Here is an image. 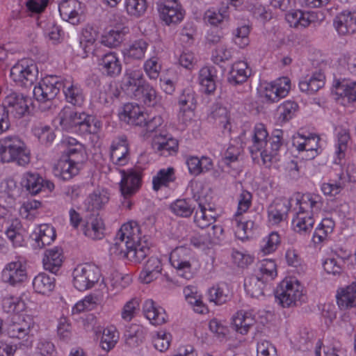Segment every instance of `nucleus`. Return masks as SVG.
<instances>
[{
    "instance_id": "nucleus-55",
    "label": "nucleus",
    "mask_w": 356,
    "mask_h": 356,
    "mask_svg": "<svg viewBox=\"0 0 356 356\" xmlns=\"http://www.w3.org/2000/svg\"><path fill=\"white\" fill-rule=\"evenodd\" d=\"M118 338V332L114 327L104 328L100 341L101 348L106 351L111 350L117 343Z\"/></svg>"
},
{
    "instance_id": "nucleus-24",
    "label": "nucleus",
    "mask_w": 356,
    "mask_h": 356,
    "mask_svg": "<svg viewBox=\"0 0 356 356\" xmlns=\"http://www.w3.org/2000/svg\"><path fill=\"white\" fill-rule=\"evenodd\" d=\"M62 143L66 146L65 154L66 159L75 161V163H83L86 160L87 156L84 146L76 139L72 137H65Z\"/></svg>"
},
{
    "instance_id": "nucleus-47",
    "label": "nucleus",
    "mask_w": 356,
    "mask_h": 356,
    "mask_svg": "<svg viewBox=\"0 0 356 356\" xmlns=\"http://www.w3.org/2000/svg\"><path fill=\"white\" fill-rule=\"evenodd\" d=\"M178 104L180 113L184 115L186 112H192L196 105L195 92L190 88H185L179 97Z\"/></svg>"
},
{
    "instance_id": "nucleus-4",
    "label": "nucleus",
    "mask_w": 356,
    "mask_h": 356,
    "mask_svg": "<svg viewBox=\"0 0 356 356\" xmlns=\"http://www.w3.org/2000/svg\"><path fill=\"white\" fill-rule=\"evenodd\" d=\"M121 181L120 182V191L123 197L122 205L128 209L132 206L130 198L134 195L140 188L142 185L141 172L136 169L122 170Z\"/></svg>"
},
{
    "instance_id": "nucleus-35",
    "label": "nucleus",
    "mask_w": 356,
    "mask_h": 356,
    "mask_svg": "<svg viewBox=\"0 0 356 356\" xmlns=\"http://www.w3.org/2000/svg\"><path fill=\"white\" fill-rule=\"evenodd\" d=\"M32 237L35 241L34 245L39 248H43L46 245H50L56 239V234L53 226L43 224L38 227V231L32 234Z\"/></svg>"
},
{
    "instance_id": "nucleus-18",
    "label": "nucleus",
    "mask_w": 356,
    "mask_h": 356,
    "mask_svg": "<svg viewBox=\"0 0 356 356\" xmlns=\"http://www.w3.org/2000/svg\"><path fill=\"white\" fill-rule=\"evenodd\" d=\"M97 64L102 73L107 76L116 77L122 72V63L115 52L103 54L98 58Z\"/></svg>"
},
{
    "instance_id": "nucleus-3",
    "label": "nucleus",
    "mask_w": 356,
    "mask_h": 356,
    "mask_svg": "<svg viewBox=\"0 0 356 356\" xmlns=\"http://www.w3.org/2000/svg\"><path fill=\"white\" fill-rule=\"evenodd\" d=\"M0 161L16 162L19 165H25L29 163V151L18 136L10 135L0 139Z\"/></svg>"
},
{
    "instance_id": "nucleus-53",
    "label": "nucleus",
    "mask_w": 356,
    "mask_h": 356,
    "mask_svg": "<svg viewBox=\"0 0 356 356\" xmlns=\"http://www.w3.org/2000/svg\"><path fill=\"white\" fill-rule=\"evenodd\" d=\"M171 211L177 216L187 218L189 217L195 209V206L191 201L186 199H179L170 205Z\"/></svg>"
},
{
    "instance_id": "nucleus-13",
    "label": "nucleus",
    "mask_w": 356,
    "mask_h": 356,
    "mask_svg": "<svg viewBox=\"0 0 356 356\" xmlns=\"http://www.w3.org/2000/svg\"><path fill=\"white\" fill-rule=\"evenodd\" d=\"M147 82L140 70L127 69L121 81V88L127 95L134 98L140 94V90Z\"/></svg>"
},
{
    "instance_id": "nucleus-10",
    "label": "nucleus",
    "mask_w": 356,
    "mask_h": 356,
    "mask_svg": "<svg viewBox=\"0 0 356 356\" xmlns=\"http://www.w3.org/2000/svg\"><path fill=\"white\" fill-rule=\"evenodd\" d=\"M324 19L323 13L320 11H302L293 10L286 14V20L291 27L298 29H305L310 24H319Z\"/></svg>"
},
{
    "instance_id": "nucleus-52",
    "label": "nucleus",
    "mask_w": 356,
    "mask_h": 356,
    "mask_svg": "<svg viewBox=\"0 0 356 356\" xmlns=\"http://www.w3.org/2000/svg\"><path fill=\"white\" fill-rule=\"evenodd\" d=\"M134 98L142 100L147 106H154L159 101L156 90L149 82L140 90V94Z\"/></svg>"
},
{
    "instance_id": "nucleus-49",
    "label": "nucleus",
    "mask_w": 356,
    "mask_h": 356,
    "mask_svg": "<svg viewBox=\"0 0 356 356\" xmlns=\"http://www.w3.org/2000/svg\"><path fill=\"white\" fill-rule=\"evenodd\" d=\"M298 109V105L293 101H285L281 104L277 110V120L285 123L292 119Z\"/></svg>"
},
{
    "instance_id": "nucleus-64",
    "label": "nucleus",
    "mask_w": 356,
    "mask_h": 356,
    "mask_svg": "<svg viewBox=\"0 0 356 356\" xmlns=\"http://www.w3.org/2000/svg\"><path fill=\"white\" fill-rule=\"evenodd\" d=\"M139 300L136 298H131L130 300L126 302L122 309V318L127 322L131 321L139 311Z\"/></svg>"
},
{
    "instance_id": "nucleus-51",
    "label": "nucleus",
    "mask_w": 356,
    "mask_h": 356,
    "mask_svg": "<svg viewBox=\"0 0 356 356\" xmlns=\"http://www.w3.org/2000/svg\"><path fill=\"white\" fill-rule=\"evenodd\" d=\"M97 35V31L90 26L83 29L79 47L83 50L84 54L92 50V45L96 41Z\"/></svg>"
},
{
    "instance_id": "nucleus-46",
    "label": "nucleus",
    "mask_w": 356,
    "mask_h": 356,
    "mask_svg": "<svg viewBox=\"0 0 356 356\" xmlns=\"http://www.w3.org/2000/svg\"><path fill=\"white\" fill-rule=\"evenodd\" d=\"M33 286L35 292L47 294L55 287V279L44 273H39L33 281Z\"/></svg>"
},
{
    "instance_id": "nucleus-36",
    "label": "nucleus",
    "mask_w": 356,
    "mask_h": 356,
    "mask_svg": "<svg viewBox=\"0 0 356 356\" xmlns=\"http://www.w3.org/2000/svg\"><path fill=\"white\" fill-rule=\"evenodd\" d=\"M324 80L325 76L323 73L314 72L311 76H307L300 81V90L307 95H313L324 86Z\"/></svg>"
},
{
    "instance_id": "nucleus-11",
    "label": "nucleus",
    "mask_w": 356,
    "mask_h": 356,
    "mask_svg": "<svg viewBox=\"0 0 356 356\" xmlns=\"http://www.w3.org/2000/svg\"><path fill=\"white\" fill-rule=\"evenodd\" d=\"M31 102V99L22 93L12 91L5 97L1 105L5 106L9 114L19 119L29 113V104Z\"/></svg>"
},
{
    "instance_id": "nucleus-56",
    "label": "nucleus",
    "mask_w": 356,
    "mask_h": 356,
    "mask_svg": "<svg viewBox=\"0 0 356 356\" xmlns=\"http://www.w3.org/2000/svg\"><path fill=\"white\" fill-rule=\"evenodd\" d=\"M60 125L65 129H70L74 127H77L76 112L73 111L70 108H64L59 113L58 116Z\"/></svg>"
},
{
    "instance_id": "nucleus-20",
    "label": "nucleus",
    "mask_w": 356,
    "mask_h": 356,
    "mask_svg": "<svg viewBox=\"0 0 356 356\" xmlns=\"http://www.w3.org/2000/svg\"><path fill=\"white\" fill-rule=\"evenodd\" d=\"M291 204L289 200L280 198L274 200L268 207L269 221L277 225L286 219Z\"/></svg>"
},
{
    "instance_id": "nucleus-22",
    "label": "nucleus",
    "mask_w": 356,
    "mask_h": 356,
    "mask_svg": "<svg viewBox=\"0 0 356 356\" xmlns=\"http://www.w3.org/2000/svg\"><path fill=\"white\" fill-rule=\"evenodd\" d=\"M297 204L299 206V211L314 216L321 210L323 202L319 195L307 193L302 194L300 198L297 199Z\"/></svg>"
},
{
    "instance_id": "nucleus-61",
    "label": "nucleus",
    "mask_w": 356,
    "mask_h": 356,
    "mask_svg": "<svg viewBox=\"0 0 356 356\" xmlns=\"http://www.w3.org/2000/svg\"><path fill=\"white\" fill-rule=\"evenodd\" d=\"M280 243V235L277 232H273L263 238L260 245V250L264 255L269 254L277 250Z\"/></svg>"
},
{
    "instance_id": "nucleus-43",
    "label": "nucleus",
    "mask_w": 356,
    "mask_h": 356,
    "mask_svg": "<svg viewBox=\"0 0 356 356\" xmlns=\"http://www.w3.org/2000/svg\"><path fill=\"white\" fill-rule=\"evenodd\" d=\"M314 222V216L298 211L293 219L294 230L300 234H309L313 229Z\"/></svg>"
},
{
    "instance_id": "nucleus-27",
    "label": "nucleus",
    "mask_w": 356,
    "mask_h": 356,
    "mask_svg": "<svg viewBox=\"0 0 356 356\" xmlns=\"http://www.w3.org/2000/svg\"><path fill=\"white\" fill-rule=\"evenodd\" d=\"M63 258L61 248L54 247L46 250L42 259L44 268L53 274H56L63 264Z\"/></svg>"
},
{
    "instance_id": "nucleus-37",
    "label": "nucleus",
    "mask_w": 356,
    "mask_h": 356,
    "mask_svg": "<svg viewBox=\"0 0 356 356\" xmlns=\"http://www.w3.org/2000/svg\"><path fill=\"white\" fill-rule=\"evenodd\" d=\"M216 69L214 67H203L199 72L198 81L207 94L213 92L216 89Z\"/></svg>"
},
{
    "instance_id": "nucleus-42",
    "label": "nucleus",
    "mask_w": 356,
    "mask_h": 356,
    "mask_svg": "<svg viewBox=\"0 0 356 356\" xmlns=\"http://www.w3.org/2000/svg\"><path fill=\"white\" fill-rule=\"evenodd\" d=\"M209 300L216 305H221L231 298V292L225 283H220L210 288L208 291Z\"/></svg>"
},
{
    "instance_id": "nucleus-63",
    "label": "nucleus",
    "mask_w": 356,
    "mask_h": 356,
    "mask_svg": "<svg viewBox=\"0 0 356 356\" xmlns=\"http://www.w3.org/2000/svg\"><path fill=\"white\" fill-rule=\"evenodd\" d=\"M124 6L127 13L135 17L143 15L147 8L146 0H126Z\"/></svg>"
},
{
    "instance_id": "nucleus-45",
    "label": "nucleus",
    "mask_w": 356,
    "mask_h": 356,
    "mask_svg": "<svg viewBox=\"0 0 356 356\" xmlns=\"http://www.w3.org/2000/svg\"><path fill=\"white\" fill-rule=\"evenodd\" d=\"M32 132L38 139L39 142L46 146L50 145L56 138V135L51 127L41 122L36 123L33 125Z\"/></svg>"
},
{
    "instance_id": "nucleus-17",
    "label": "nucleus",
    "mask_w": 356,
    "mask_h": 356,
    "mask_svg": "<svg viewBox=\"0 0 356 356\" xmlns=\"http://www.w3.org/2000/svg\"><path fill=\"white\" fill-rule=\"evenodd\" d=\"M291 89V81L286 76L267 83L264 89V97L267 102L274 103L285 97Z\"/></svg>"
},
{
    "instance_id": "nucleus-38",
    "label": "nucleus",
    "mask_w": 356,
    "mask_h": 356,
    "mask_svg": "<svg viewBox=\"0 0 356 356\" xmlns=\"http://www.w3.org/2000/svg\"><path fill=\"white\" fill-rule=\"evenodd\" d=\"M129 32V28L114 27L105 33L101 39V43L109 48L118 47L124 40V37Z\"/></svg>"
},
{
    "instance_id": "nucleus-60",
    "label": "nucleus",
    "mask_w": 356,
    "mask_h": 356,
    "mask_svg": "<svg viewBox=\"0 0 356 356\" xmlns=\"http://www.w3.org/2000/svg\"><path fill=\"white\" fill-rule=\"evenodd\" d=\"M161 68V63L159 62V58L157 56H152L148 58L143 64V70L151 80H156L159 78Z\"/></svg>"
},
{
    "instance_id": "nucleus-33",
    "label": "nucleus",
    "mask_w": 356,
    "mask_h": 356,
    "mask_svg": "<svg viewBox=\"0 0 356 356\" xmlns=\"http://www.w3.org/2000/svg\"><path fill=\"white\" fill-rule=\"evenodd\" d=\"M333 87L337 95L349 103L356 102V81L337 79L334 81Z\"/></svg>"
},
{
    "instance_id": "nucleus-23",
    "label": "nucleus",
    "mask_w": 356,
    "mask_h": 356,
    "mask_svg": "<svg viewBox=\"0 0 356 356\" xmlns=\"http://www.w3.org/2000/svg\"><path fill=\"white\" fill-rule=\"evenodd\" d=\"M120 118L129 124L142 127L145 122V113L143 108L136 103H127L124 105Z\"/></svg>"
},
{
    "instance_id": "nucleus-16",
    "label": "nucleus",
    "mask_w": 356,
    "mask_h": 356,
    "mask_svg": "<svg viewBox=\"0 0 356 356\" xmlns=\"http://www.w3.org/2000/svg\"><path fill=\"white\" fill-rule=\"evenodd\" d=\"M61 89L67 103L77 107H81L84 104L86 95L83 89L72 78H63Z\"/></svg>"
},
{
    "instance_id": "nucleus-50",
    "label": "nucleus",
    "mask_w": 356,
    "mask_h": 356,
    "mask_svg": "<svg viewBox=\"0 0 356 356\" xmlns=\"http://www.w3.org/2000/svg\"><path fill=\"white\" fill-rule=\"evenodd\" d=\"M148 46V43L143 39L135 40L126 49L124 54L128 58L141 60L144 58Z\"/></svg>"
},
{
    "instance_id": "nucleus-8",
    "label": "nucleus",
    "mask_w": 356,
    "mask_h": 356,
    "mask_svg": "<svg viewBox=\"0 0 356 356\" xmlns=\"http://www.w3.org/2000/svg\"><path fill=\"white\" fill-rule=\"evenodd\" d=\"M99 268L90 264L78 265L73 270V285L80 291L92 288L99 280Z\"/></svg>"
},
{
    "instance_id": "nucleus-48",
    "label": "nucleus",
    "mask_w": 356,
    "mask_h": 356,
    "mask_svg": "<svg viewBox=\"0 0 356 356\" xmlns=\"http://www.w3.org/2000/svg\"><path fill=\"white\" fill-rule=\"evenodd\" d=\"M126 344L130 348H135L143 343L145 339L143 328L138 325H132L124 333Z\"/></svg>"
},
{
    "instance_id": "nucleus-32",
    "label": "nucleus",
    "mask_w": 356,
    "mask_h": 356,
    "mask_svg": "<svg viewBox=\"0 0 356 356\" xmlns=\"http://www.w3.org/2000/svg\"><path fill=\"white\" fill-rule=\"evenodd\" d=\"M255 323V317L251 312L241 310L232 318L234 329L241 334H246Z\"/></svg>"
},
{
    "instance_id": "nucleus-41",
    "label": "nucleus",
    "mask_w": 356,
    "mask_h": 356,
    "mask_svg": "<svg viewBox=\"0 0 356 356\" xmlns=\"http://www.w3.org/2000/svg\"><path fill=\"white\" fill-rule=\"evenodd\" d=\"M24 229L19 220L14 219L7 227L5 234L13 247H22L24 243Z\"/></svg>"
},
{
    "instance_id": "nucleus-9",
    "label": "nucleus",
    "mask_w": 356,
    "mask_h": 356,
    "mask_svg": "<svg viewBox=\"0 0 356 356\" xmlns=\"http://www.w3.org/2000/svg\"><path fill=\"white\" fill-rule=\"evenodd\" d=\"M156 6L161 19L166 25L177 24L184 19V11L177 0H159Z\"/></svg>"
},
{
    "instance_id": "nucleus-21",
    "label": "nucleus",
    "mask_w": 356,
    "mask_h": 356,
    "mask_svg": "<svg viewBox=\"0 0 356 356\" xmlns=\"http://www.w3.org/2000/svg\"><path fill=\"white\" fill-rule=\"evenodd\" d=\"M333 25L341 35L353 34L356 32V13L343 11L334 19Z\"/></svg>"
},
{
    "instance_id": "nucleus-15",
    "label": "nucleus",
    "mask_w": 356,
    "mask_h": 356,
    "mask_svg": "<svg viewBox=\"0 0 356 356\" xmlns=\"http://www.w3.org/2000/svg\"><path fill=\"white\" fill-rule=\"evenodd\" d=\"M26 277V264L20 259L7 264L1 272V280L11 286L24 282Z\"/></svg>"
},
{
    "instance_id": "nucleus-28",
    "label": "nucleus",
    "mask_w": 356,
    "mask_h": 356,
    "mask_svg": "<svg viewBox=\"0 0 356 356\" xmlns=\"http://www.w3.org/2000/svg\"><path fill=\"white\" fill-rule=\"evenodd\" d=\"M143 310L145 317L154 325H162L166 322L168 315L161 307L157 306L152 300L145 301Z\"/></svg>"
},
{
    "instance_id": "nucleus-39",
    "label": "nucleus",
    "mask_w": 356,
    "mask_h": 356,
    "mask_svg": "<svg viewBox=\"0 0 356 356\" xmlns=\"http://www.w3.org/2000/svg\"><path fill=\"white\" fill-rule=\"evenodd\" d=\"M176 179L175 170L172 167L160 169L152 178V188L155 191L168 187Z\"/></svg>"
},
{
    "instance_id": "nucleus-1",
    "label": "nucleus",
    "mask_w": 356,
    "mask_h": 356,
    "mask_svg": "<svg viewBox=\"0 0 356 356\" xmlns=\"http://www.w3.org/2000/svg\"><path fill=\"white\" fill-rule=\"evenodd\" d=\"M142 226L136 222L124 224L116 234L115 243L110 247L111 255L140 263L150 252L147 236H141Z\"/></svg>"
},
{
    "instance_id": "nucleus-59",
    "label": "nucleus",
    "mask_w": 356,
    "mask_h": 356,
    "mask_svg": "<svg viewBox=\"0 0 356 356\" xmlns=\"http://www.w3.org/2000/svg\"><path fill=\"white\" fill-rule=\"evenodd\" d=\"M245 6L257 19L266 21L271 17L270 13L257 0H246Z\"/></svg>"
},
{
    "instance_id": "nucleus-58",
    "label": "nucleus",
    "mask_w": 356,
    "mask_h": 356,
    "mask_svg": "<svg viewBox=\"0 0 356 356\" xmlns=\"http://www.w3.org/2000/svg\"><path fill=\"white\" fill-rule=\"evenodd\" d=\"M154 148L157 152H160L161 155L167 156L172 154V153L177 152L178 142L176 139L172 138H169L166 140L163 139L162 141H155L154 143Z\"/></svg>"
},
{
    "instance_id": "nucleus-31",
    "label": "nucleus",
    "mask_w": 356,
    "mask_h": 356,
    "mask_svg": "<svg viewBox=\"0 0 356 356\" xmlns=\"http://www.w3.org/2000/svg\"><path fill=\"white\" fill-rule=\"evenodd\" d=\"M111 159L118 165H125L129 160V147L126 138L113 140L111 147Z\"/></svg>"
},
{
    "instance_id": "nucleus-12",
    "label": "nucleus",
    "mask_w": 356,
    "mask_h": 356,
    "mask_svg": "<svg viewBox=\"0 0 356 356\" xmlns=\"http://www.w3.org/2000/svg\"><path fill=\"white\" fill-rule=\"evenodd\" d=\"M33 326L31 316L23 314H15L8 320L6 332L10 338L24 339L27 337Z\"/></svg>"
},
{
    "instance_id": "nucleus-34",
    "label": "nucleus",
    "mask_w": 356,
    "mask_h": 356,
    "mask_svg": "<svg viewBox=\"0 0 356 356\" xmlns=\"http://www.w3.org/2000/svg\"><path fill=\"white\" fill-rule=\"evenodd\" d=\"M161 270L162 267L160 259L156 257H151L140 272L139 280L143 283L149 284L159 277Z\"/></svg>"
},
{
    "instance_id": "nucleus-54",
    "label": "nucleus",
    "mask_w": 356,
    "mask_h": 356,
    "mask_svg": "<svg viewBox=\"0 0 356 356\" xmlns=\"http://www.w3.org/2000/svg\"><path fill=\"white\" fill-rule=\"evenodd\" d=\"M199 208L195 213L194 222L200 228L204 229L216 221V216L209 215L207 208L202 203H199Z\"/></svg>"
},
{
    "instance_id": "nucleus-2",
    "label": "nucleus",
    "mask_w": 356,
    "mask_h": 356,
    "mask_svg": "<svg viewBox=\"0 0 356 356\" xmlns=\"http://www.w3.org/2000/svg\"><path fill=\"white\" fill-rule=\"evenodd\" d=\"M268 134L263 124L254 126L252 135V145L249 147L251 154L261 152V156L264 163L271 162L283 145V131L275 130L267 140Z\"/></svg>"
},
{
    "instance_id": "nucleus-25",
    "label": "nucleus",
    "mask_w": 356,
    "mask_h": 356,
    "mask_svg": "<svg viewBox=\"0 0 356 356\" xmlns=\"http://www.w3.org/2000/svg\"><path fill=\"white\" fill-rule=\"evenodd\" d=\"M104 224L102 218L91 215L87 217L83 225V232L86 236L92 240H99L104 236Z\"/></svg>"
},
{
    "instance_id": "nucleus-7",
    "label": "nucleus",
    "mask_w": 356,
    "mask_h": 356,
    "mask_svg": "<svg viewBox=\"0 0 356 356\" xmlns=\"http://www.w3.org/2000/svg\"><path fill=\"white\" fill-rule=\"evenodd\" d=\"M63 78L56 75H48L33 88V95L38 102H49L51 108L52 101L62 88Z\"/></svg>"
},
{
    "instance_id": "nucleus-57",
    "label": "nucleus",
    "mask_w": 356,
    "mask_h": 356,
    "mask_svg": "<svg viewBox=\"0 0 356 356\" xmlns=\"http://www.w3.org/2000/svg\"><path fill=\"white\" fill-rule=\"evenodd\" d=\"M2 309L6 313H18L25 309V303L19 297L9 296L3 298Z\"/></svg>"
},
{
    "instance_id": "nucleus-30",
    "label": "nucleus",
    "mask_w": 356,
    "mask_h": 356,
    "mask_svg": "<svg viewBox=\"0 0 356 356\" xmlns=\"http://www.w3.org/2000/svg\"><path fill=\"white\" fill-rule=\"evenodd\" d=\"M251 74L252 70L246 62L243 60L237 61L232 66L227 78L228 82L233 86L241 84L245 82Z\"/></svg>"
},
{
    "instance_id": "nucleus-44",
    "label": "nucleus",
    "mask_w": 356,
    "mask_h": 356,
    "mask_svg": "<svg viewBox=\"0 0 356 356\" xmlns=\"http://www.w3.org/2000/svg\"><path fill=\"white\" fill-rule=\"evenodd\" d=\"M266 282V280L259 275H252L245 280L244 287L252 297L258 298L264 295V290Z\"/></svg>"
},
{
    "instance_id": "nucleus-26",
    "label": "nucleus",
    "mask_w": 356,
    "mask_h": 356,
    "mask_svg": "<svg viewBox=\"0 0 356 356\" xmlns=\"http://www.w3.org/2000/svg\"><path fill=\"white\" fill-rule=\"evenodd\" d=\"M336 298L337 303L341 310L356 307V282L338 289Z\"/></svg>"
},
{
    "instance_id": "nucleus-6",
    "label": "nucleus",
    "mask_w": 356,
    "mask_h": 356,
    "mask_svg": "<svg viewBox=\"0 0 356 356\" xmlns=\"http://www.w3.org/2000/svg\"><path fill=\"white\" fill-rule=\"evenodd\" d=\"M38 68L34 60L23 58L11 67L10 76L16 83L27 87L38 80Z\"/></svg>"
},
{
    "instance_id": "nucleus-19",
    "label": "nucleus",
    "mask_w": 356,
    "mask_h": 356,
    "mask_svg": "<svg viewBox=\"0 0 356 356\" xmlns=\"http://www.w3.org/2000/svg\"><path fill=\"white\" fill-rule=\"evenodd\" d=\"M58 10L63 20L77 24L83 13L82 3L77 0H63L59 4Z\"/></svg>"
},
{
    "instance_id": "nucleus-29",
    "label": "nucleus",
    "mask_w": 356,
    "mask_h": 356,
    "mask_svg": "<svg viewBox=\"0 0 356 356\" xmlns=\"http://www.w3.org/2000/svg\"><path fill=\"white\" fill-rule=\"evenodd\" d=\"M82 165L83 163L61 159L56 165V175L63 180H70L79 174Z\"/></svg>"
},
{
    "instance_id": "nucleus-14",
    "label": "nucleus",
    "mask_w": 356,
    "mask_h": 356,
    "mask_svg": "<svg viewBox=\"0 0 356 356\" xmlns=\"http://www.w3.org/2000/svg\"><path fill=\"white\" fill-rule=\"evenodd\" d=\"M21 185L32 195L42 191L51 192L55 187L52 181L44 179L37 172L25 173L22 179Z\"/></svg>"
},
{
    "instance_id": "nucleus-40",
    "label": "nucleus",
    "mask_w": 356,
    "mask_h": 356,
    "mask_svg": "<svg viewBox=\"0 0 356 356\" xmlns=\"http://www.w3.org/2000/svg\"><path fill=\"white\" fill-rule=\"evenodd\" d=\"M335 222L331 218H323L316 228L312 237L314 245H318L327 239L334 229Z\"/></svg>"
},
{
    "instance_id": "nucleus-5",
    "label": "nucleus",
    "mask_w": 356,
    "mask_h": 356,
    "mask_svg": "<svg viewBox=\"0 0 356 356\" xmlns=\"http://www.w3.org/2000/svg\"><path fill=\"white\" fill-rule=\"evenodd\" d=\"M275 297L282 307H291L301 304L304 295L297 281L283 280L277 288Z\"/></svg>"
},
{
    "instance_id": "nucleus-62",
    "label": "nucleus",
    "mask_w": 356,
    "mask_h": 356,
    "mask_svg": "<svg viewBox=\"0 0 356 356\" xmlns=\"http://www.w3.org/2000/svg\"><path fill=\"white\" fill-rule=\"evenodd\" d=\"M250 28L248 25H242L233 31V41L238 47L244 48L250 43L249 34Z\"/></svg>"
}]
</instances>
